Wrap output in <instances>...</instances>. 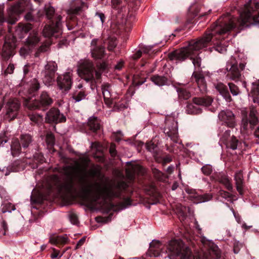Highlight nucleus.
<instances>
[{
    "mask_svg": "<svg viewBox=\"0 0 259 259\" xmlns=\"http://www.w3.org/2000/svg\"><path fill=\"white\" fill-rule=\"evenodd\" d=\"M16 209L15 206L10 202L4 203L2 205V212L5 213L6 212H11L12 211Z\"/></svg>",
    "mask_w": 259,
    "mask_h": 259,
    "instance_id": "obj_42",
    "label": "nucleus"
},
{
    "mask_svg": "<svg viewBox=\"0 0 259 259\" xmlns=\"http://www.w3.org/2000/svg\"><path fill=\"white\" fill-rule=\"evenodd\" d=\"M94 65L90 60H82L79 63L78 68L79 75L87 82L94 80Z\"/></svg>",
    "mask_w": 259,
    "mask_h": 259,
    "instance_id": "obj_9",
    "label": "nucleus"
},
{
    "mask_svg": "<svg viewBox=\"0 0 259 259\" xmlns=\"http://www.w3.org/2000/svg\"><path fill=\"white\" fill-rule=\"evenodd\" d=\"M164 132L165 133L167 134L168 137L170 138H175L177 136L178 128L176 124L175 126L172 127L171 130L169 129L168 127H165Z\"/></svg>",
    "mask_w": 259,
    "mask_h": 259,
    "instance_id": "obj_43",
    "label": "nucleus"
},
{
    "mask_svg": "<svg viewBox=\"0 0 259 259\" xmlns=\"http://www.w3.org/2000/svg\"><path fill=\"white\" fill-rule=\"evenodd\" d=\"M259 2L249 0L244 5L240 11V17L237 19L229 14L221 17L211 26L204 36L197 39H192L189 41L187 46L170 52L168 55L169 59L175 61L176 63L181 62L190 58L192 60L195 67L199 68L201 59L200 57H194L197 52L207 47L211 40L224 39L223 35L230 32L237 26L248 27L251 25L259 26Z\"/></svg>",
    "mask_w": 259,
    "mask_h": 259,
    "instance_id": "obj_1",
    "label": "nucleus"
},
{
    "mask_svg": "<svg viewBox=\"0 0 259 259\" xmlns=\"http://www.w3.org/2000/svg\"><path fill=\"white\" fill-rule=\"evenodd\" d=\"M142 54V52L141 50H139L133 55L132 58L134 60H137L141 57Z\"/></svg>",
    "mask_w": 259,
    "mask_h": 259,
    "instance_id": "obj_61",
    "label": "nucleus"
},
{
    "mask_svg": "<svg viewBox=\"0 0 259 259\" xmlns=\"http://www.w3.org/2000/svg\"><path fill=\"white\" fill-rule=\"evenodd\" d=\"M230 136V130L226 131L224 133V134L221 138L222 142H224L226 141L229 139L231 138V137Z\"/></svg>",
    "mask_w": 259,
    "mask_h": 259,
    "instance_id": "obj_58",
    "label": "nucleus"
},
{
    "mask_svg": "<svg viewBox=\"0 0 259 259\" xmlns=\"http://www.w3.org/2000/svg\"><path fill=\"white\" fill-rule=\"evenodd\" d=\"M177 92L178 94L179 99L181 100H186L191 97L190 92L186 89L178 88L177 89Z\"/></svg>",
    "mask_w": 259,
    "mask_h": 259,
    "instance_id": "obj_32",
    "label": "nucleus"
},
{
    "mask_svg": "<svg viewBox=\"0 0 259 259\" xmlns=\"http://www.w3.org/2000/svg\"><path fill=\"white\" fill-rule=\"evenodd\" d=\"M212 196L210 194H204L203 195H198L196 196V202L202 203L208 201L211 199Z\"/></svg>",
    "mask_w": 259,
    "mask_h": 259,
    "instance_id": "obj_40",
    "label": "nucleus"
},
{
    "mask_svg": "<svg viewBox=\"0 0 259 259\" xmlns=\"http://www.w3.org/2000/svg\"><path fill=\"white\" fill-rule=\"evenodd\" d=\"M101 167L98 165H94L88 171L89 176L94 178L99 177L101 175Z\"/></svg>",
    "mask_w": 259,
    "mask_h": 259,
    "instance_id": "obj_37",
    "label": "nucleus"
},
{
    "mask_svg": "<svg viewBox=\"0 0 259 259\" xmlns=\"http://www.w3.org/2000/svg\"><path fill=\"white\" fill-rule=\"evenodd\" d=\"M57 86L62 91H68L72 84V76L69 72L60 75L57 78Z\"/></svg>",
    "mask_w": 259,
    "mask_h": 259,
    "instance_id": "obj_13",
    "label": "nucleus"
},
{
    "mask_svg": "<svg viewBox=\"0 0 259 259\" xmlns=\"http://www.w3.org/2000/svg\"><path fill=\"white\" fill-rule=\"evenodd\" d=\"M46 121L48 123H58L66 121V117L55 108H52L46 114Z\"/></svg>",
    "mask_w": 259,
    "mask_h": 259,
    "instance_id": "obj_14",
    "label": "nucleus"
},
{
    "mask_svg": "<svg viewBox=\"0 0 259 259\" xmlns=\"http://www.w3.org/2000/svg\"><path fill=\"white\" fill-rule=\"evenodd\" d=\"M57 69V65L55 62H49L42 72L43 79L46 84H50L55 78V73Z\"/></svg>",
    "mask_w": 259,
    "mask_h": 259,
    "instance_id": "obj_11",
    "label": "nucleus"
},
{
    "mask_svg": "<svg viewBox=\"0 0 259 259\" xmlns=\"http://www.w3.org/2000/svg\"><path fill=\"white\" fill-rule=\"evenodd\" d=\"M244 67L245 65L243 63H240L239 69L235 58L232 57L227 63L226 70L228 73L226 77L232 80H238L241 77V71L243 70Z\"/></svg>",
    "mask_w": 259,
    "mask_h": 259,
    "instance_id": "obj_8",
    "label": "nucleus"
},
{
    "mask_svg": "<svg viewBox=\"0 0 259 259\" xmlns=\"http://www.w3.org/2000/svg\"><path fill=\"white\" fill-rule=\"evenodd\" d=\"M145 172V169L139 164H133L130 168L126 169V177L130 181H133L135 179V174L143 175Z\"/></svg>",
    "mask_w": 259,
    "mask_h": 259,
    "instance_id": "obj_18",
    "label": "nucleus"
},
{
    "mask_svg": "<svg viewBox=\"0 0 259 259\" xmlns=\"http://www.w3.org/2000/svg\"><path fill=\"white\" fill-rule=\"evenodd\" d=\"M88 125L90 130L94 132H96L100 128V124L99 119L96 117H91L88 122Z\"/></svg>",
    "mask_w": 259,
    "mask_h": 259,
    "instance_id": "obj_28",
    "label": "nucleus"
},
{
    "mask_svg": "<svg viewBox=\"0 0 259 259\" xmlns=\"http://www.w3.org/2000/svg\"><path fill=\"white\" fill-rule=\"evenodd\" d=\"M69 219L71 223L73 225H77L79 223L77 216L74 213L69 215Z\"/></svg>",
    "mask_w": 259,
    "mask_h": 259,
    "instance_id": "obj_52",
    "label": "nucleus"
},
{
    "mask_svg": "<svg viewBox=\"0 0 259 259\" xmlns=\"http://www.w3.org/2000/svg\"><path fill=\"white\" fill-rule=\"evenodd\" d=\"M191 79L197 84L198 88L202 93L206 92V82L205 77L201 72L194 71L192 75Z\"/></svg>",
    "mask_w": 259,
    "mask_h": 259,
    "instance_id": "obj_17",
    "label": "nucleus"
},
{
    "mask_svg": "<svg viewBox=\"0 0 259 259\" xmlns=\"http://www.w3.org/2000/svg\"><path fill=\"white\" fill-rule=\"evenodd\" d=\"M98 39H94L91 41V54L92 57L96 59H101L105 54V48L97 44Z\"/></svg>",
    "mask_w": 259,
    "mask_h": 259,
    "instance_id": "obj_16",
    "label": "nucleus"
},
{
    "mask_svg": "<svg viewBox=\"0 0 259 259\" xmlns=\"http://www.w3.org/2000/svg\"><path fill=\"white\" fill-rule=\"evenodd\" d=\"M152 172L154 178L158 181H164L167 178L166 176L162 171L156 168L152 167Z\"/></svg>",
    "mask_w": 259,
    "mask_h": 259,
    "instance_id": "obj_39",
    "label": "nucleus"
},
{
    "mask_svg": "<svg viewBox=\"0 0 259 259\" xmlns=\"http://www.w3.org/2000/svg\"><path fill=\"white\" fill-rule=\"evenodd\" d=\"M213 101V99L210 96L194 97L192 99L193 104L203 107L210 106Z\"/></svg>",
    "mask_w": 259,
    "mask_h": 259,
    "instance_id": "obj_23",
    "label": "nucleus"
},
{
    "mask_svg": "<svg viewBox=\"0 0 259 259\" xmlns=\"http://www.w3.org/2000/svg\"><path fill=\"white\" fill-rule=\"evenodd\" d=\"M185 259H202L201 255L198 252L195 255L192 254V252H190V254L186 256Z\"/></svg>",
    "mask_w": 259,
    "mask_h": 259,
    "instance_id": "obj_57",
    "label": "nucleus"
},
{
    "mask_svg": "<svg viewBox=\"0 0 259 259\" xmlns=\"http://www.w3.org/2000/svg\"><path fill=\"white\" fill-rule=\"evenodd\" d=\"M203 174L206 176H209L212 171V166L209 164H206L201 168Z\"/></svg>",
    "mask_w": 259,
    "mask_h": 259,
    "instance_id": "obj_50",
    "label": "nucleus"
},
{
    "mask_svg": "<svg viewBox=\"0 0 259 259\" xmlns=\"http://www.w3.org/2000/svg\"><path fill=\"white\" fill-rule=\"evenodd\" d=\"M190 251H191L190 248L181 240H171L168 244L164 257H168L170 259H185Z\"/></svg>",
    "mask_w": 259,
    "mask_h": 259,
    "instance_id": "obj_4",
    "label": "nucleus"
},
{
    "mask_svg": "<svg viewBox=\"0 0 259 259\" xmlns=\"http://www.w3.org/2000/svg\"><path fill=\"white\" fill-rule=\"evenodd\" d=\"M32 29V25L30 23H19L15 30V34L21 38Z\"/></svg>",
    "mask_w": 259,
    "mask_h": 259,
    "instance_id": "obj_25",
    "label": "nucleus"
},
{
    "mask_svg": "<svg viewBox=\"0 0 259 259\" xmlns=\"http://www.w3.org/2000/svg\"><path fill=\"white\" fill-rule=\"evenodd\" d=\"M109 152L112 157H115L116 155L117 152L115 148V145L114 144H111L109 148Z\"/></svg>",
    "mask_w": 259,
    "mask_h": 259,
    "instance_id": "obj_55",
    "label": "nucleus"
},
{
    "mask_svg": "<svg viewBox=\"0 0 259 259\" xmlns=\"http://www.w3.org/2000/svg\"><path fill=\"white\" fill-rule=\"evenodd\" d=\"M15 43L16 39L13 36L6 37L2 53V56L5 60H8L13 55Z\"/></svg>",
    "mask_w": 259,
    "mask_h": 259,
    "instance_id": "obj_10",
    "label": "nucleus"
},
{
    "mask_svg": "<svg viewBox=\"0 0 259 259\" xmlns=\"http://www.w3.org/2000/svg\"><path fill=\"white\" fill-rule=\"evenodd\" d=\"M228 86L233 96H237L240 93L239 88L233 83H229Z\"/></svg>",
    "mask_w": 259,
    "mask_h": 259,
    "instance_id": "obj_46",
    "label": "nucleus"
},
{
    "mask_svg": "<svg viewBox=\"0 0 259 259\" xmlns=\"http://www.w3.org/2000/svg\"><path fill=\"white\" fill-rule=\"evenodd\" d=\"M223 143L226 145L227 148L234 150L237 148L238 140L233 136Z\"/></svg>",
    "mask_w": 259,
    "mask_h": 259,
    "instance_id": "obj_34",
    "label": "nucleus"
},
{
    "mask_svg": "<svg viewBox=\"0 0 259 259\" xmlns=\"http://www.w3.org/2000/svg\"><path fill=\"white\" fill-rule=\"evenodd\" d=\"M218 92L225 99L227 102H231L232 98L228 91V88L224 83L220 82L215 85Z\"/></svg>",
    "mask_w": 259,
    "mask_h": 259,
    "instance_id": "obj_26",
    "label": "nucleus"
},
{
    "mask_svg": "<svg viewBox=\"0 0 259 259\" xmlns=\"http://www.w3.org/2000/svg\"><path fill=\"white\" fill-rule=\"evenodd\" d=\"M14 69H15V67H14V64H10L8 65L7 69H6V70L5 71V73L6 74H12L13 73Z\"/></svg>",
    "mask_w": 259,
    "mask_h": 259,
    "instance_id": "obj_56",
    "label": "nucleus"
},
{
    "mask_svg": "<svg viewBox=\"0 0 259 259\" xmlns=\"http://www.w3.org/2000/svg\"><path fill=\"white\" fill-rule=\"evenodd\" d=\"M112 2L113 8L117 10H119V12H122L123 9H125V7L121 5L122 2L121 0H113Z\"/></svg>",
    "mask_w": 259,
    "mask_h": 259,
    "instance_id": "obj_45",
    "label": "nucleus"
},
{
    "mask_svg": "<svg viewBox=\"0 0 259 259\" xmlns=\"http://www.w3.org/2000/svg\"><path fill=\"white\" fill-rule=\"evenodd\" d=\"M46 142L48 148H51L54 146L55 144V137L52 133H49L47 134Z\"/></svg>",
    "mask_w": 259,
    "mask_h": 259,
    "instance_id": "obj_41",
    "label": "nucleus"
},
{
    "mask_svg": "<svg viewBox=\"0 0 259 259\" xmlns=\"http://www.w3.org/2000/svg\"><path fill=\"white\" fill-rule=\"evenodd\" d=\"M101 90L105 104L110 107L112 104L110 85L108 83H104L101 85Z\"/></svg>",
    "mask_w": 259,
    "mask_h": 259,
    "instance_id": "obj_21",
    "label": "nucleus"
},
{
    "mask_svg": "<svg viewBox=\"0 0 259 259\" xmlns=\"http://www.w3.org/2000/svg\"><path fill=\"white\" fill-rule=\"evenodd\" d=\"M28 116L31 121L36 123L41 122L43 119L42 116L37 114H29Z\"/></svg>",
    "mask_w": 259,
    "mask_h": 259,
    "instance_id": "obj_47",
    "label": "nucleus"
},
{
    "mask_svg": "<svg viewBox=\"0 0 259 259\" xmlns=\"http://www.w3.org/2000/svg\"><path fill=\"white\" fill-rule=\"evenodd\" d=\"M96 15L98 16L100 18L102 23H103L105 20V15L102 13L97 12L96 13Z\"/></svg>",
    "mask_w": 259,
    "mask_h": 259,
    "instance_id": "obj_63",
    "label": "nucleus"
},
{
    "mask_svg": "<svg viewBox=\"0 0 259 259\" xmlns=\"http://www.w3.org/2000/svg\"><path fill=\"white\" fill-rule=\"evenodd\" d=\"M198 6L196 4H193L189 8V11L196 15L199 11L198 8Z\"/></svg>",
    "mask_w": 259,
    "mask_h": 259,
    "instance_id": "obj_59",
    "label": "nucleus"
},
{
    "mask_svg": "<svg viewBox=\"0 0 259 259\" xmlns=\"http://www.w3.org/2000/svg\"><path fill=\"white\" fill-rule=\"evenodd\" d=\"M186 112L190 114H198L202 112V109L195 106L193 104L190 103L187 105Z\"/></svg>",
    "mask_w": 259,
    "mask_h": 259,
    "instance_id": "obj_38",
    "label": "nucleus"
},
{
    "mask_svg": "<svg viewBox=\"0 0 259 259\" xmlns=\"http://www.w3.org/2000/svg\"><path fill=\"white\" fill-rule=\"evenodd\" d=\"M21 3L17 2L7 9V17L4 14V8L0 6V24L7 21L11 24H15L19 19L20 15L23 13L24 8Z\"/></svg>",
    "mask_w": 259,
    "mask_h": 259,
    "instance_id": "obj_6",
    "label": "nucleus"
},
{
    "mask_svg": "<svg viewBox=\"0 0 259 259\" xmlns=\"http://www.w3.org/2000/svg\"><path fill=\"white\" fill-rule=\"evenodd\" d=\"M150 80L156 85L163 86L167 84V78L163 76L155 75L151 77Z\"/></svg>",
    "mask_w": 259,
    "mask_h": 259,
    "instance_id": "obj_31",
    "label": "nucleus"
},
{
    "mask_svg": "<svg viewBox=\"0 0 259 259\" xmlns=\"http://www.w3.org/2000/svg\"><path fill=\"white\" fill-rule=\"evenodd\" d=\"M161 244L159 241L154 240L150 244L148 253L150 256L158 257L162 256L164 252L161 250Z\"/></svg>",
    "mask_w": 259,
    "mask_h": 259,
    "instance_id": "obj_20",
    "label": "nucleus"
},
{
    "mask_svg": "<svg viewBox=\"0 0 259 259\" xmlns=\"http://www.w3.org/2000/svg\"><path fill=\"white\" fill-rule=\"evenodd\" d=\"M202 259H217L221 257V253L217 247L208 250L207 252H199Z\"/></svg>",
    "mask_w": 259,
    "mask_h": 259,
    "instance_id": "obj_22",
    "label": "nucleus"
},
{
    "mask_svg": "<svg viewBox=\"0 0 259 259\" xmlns=\"http://www.w3.org/2000/svg\"><path fill=\"white\" fill-rule=\"evenodd\" d=\"M242 247V244L240 243L239 242H235L234 243V246H233V251L234 253L237 254L238 253L240 248Z\"/></svg>",
    "mask_w": 259,
    "mask_h": 259,
    "instance_id": "obj_54",
    "label": "nucleus"
},
{
    "mask_svg": "<svg viewBox=\"0 0 259 259\" xmlns=\"http://www.w3.org/2000/svg\"><path fill=\"white\" fill-rule=\"evenodd\" d=\"M20 142L23 148H26L32 143V137L28 134H22L20 137Z\"/></svg>",
    "mask_w": 259,
    "mask_h": 259,
    "instance_id": "obj_29",
    "label": "nucleus"
},
{
    "mask_svg": "<svg viewBox=\"0 0 259 259\" xmlns=\"http://www.w3.org/2000/svg\"><path fill=\"white\" fill-rule=\"evenodd\" d=\"M257 110L254 107H250L249 108V113H248L246 109L241 110L242 121L241 127L245 131H247L249 127L251 129L253 128L258 122V118L256 116Z\"/></svg>",
    "mask_w": 259,
    "mask_h": 259,
    "instance_id": "obj_7",
    "label": "nucleus"
},
{
    "mask_svg": "<svg viewBox=\"0 0 259 259\" xmlns=\"http://www.w3.org/2000/svg\"><path fill=\"white\" fill-rule=\"evenodd\" d=\"M51 45V41L50 39L46 40L37 49L34 54L35 57H39L41 53L47 52Z\"/></svg>",
    "mask_w": 259,
    "mask_h": 259,
    "instance_id": "obj_33",
    "label": "nucleus"
},
{
    "mask_svg": "<svg viewBox=\"0 0 259 259\" xmlns=\"http://www.w3.org/2000/svg\"><path fill=\"white\" fill-rule=\"evenodd\" d=\"M59 172L65 176L64 182L61 183L58 175H52L49 179L51 188L55 187L59 192H63L67 194L76 193L78 188L75 180L77 179L83 197L87 198L89 195L93 194V200L95 202L100 198L107 200L118 197L121 194V191L128 187L127 184L123 181L118 182L113 187H102L101 183L97 181L87 184V181L84 170L78 164L64 166Z\"/></svg>",
    "mask_w": 259,
    "mask_h": 259,
    "instance_id": "obj_2",
    "label": "nucleus"
},
{
    "mask_svg": "<svg viewBox=\"0 0 259 259\" xmlns=\"http://www.w3.org/2000/svg\"><path fill=\"white\" fill-rule=\"evenodd\" d=\"M20 143L18 139H14L11 145V153L13 156H18L21 151Z\"/></svg>",
    "mask_w": 259,
    "mask_h": 259,
    "instance_id": "obj_27",
    "label": "nucleus"
},
{
    "mask_svg": "<svg viewBox=\"0 0 259 259\" xmlns=\"http://www.w3.org/2000/svg\"><path fill=\"white\" fill-rule=\"evenodd\" d=\"M53 103V99L46 92H42L37 100H31L30 98H25L23 105L30 110L42 109L45 110Z\"/></svg>",
    "mask_w": 259,
    "mask_h": 259,
    "instance_id": "obj_5",
    "label": "nucleus"
},
{
    "mask_svg": "<svg viewBox=\"0 0 259 259\" xmlns=\"http://www.w3.org/2000/svg\"><path fill=\"white\" fill-rule=\"evenodd\" d=\"M45 11L47 17L51 20L49 25H46L42 31L43 35L46 37H55L58 38L62 34L61 19L60 15H56L53 18L55 9L50 5H46Z\"/></svg>",
    "mask_w": 259,
    "mask_h": 259,
    "instance_id": "obj_3",
    "label": "nucleus"
},
{
    "mask_svg": "<svg viewBox=\"0 0 259 259\" xmlns=\"http://www.w3.org/2000/svg\"><path fill=\"white\" fill-rule=\"evenodd\" d=\"M219 182L229 191H231L233 189V186L231 182V179L226 175L222 176L219 178Z\"/></svg>",
    "mask_w": 259,
    "mask_h": 259,
    "instance_id": "obj_36",
    "label": "nucleus"
},
{
    "mask_svg": "<svg viewBox=\"0 0 259 259\" xmlns=\"http://www.w3.org/2000/svg\"><path fill=\"white\" fill-rule=\"evenodd\" d=\"M219 117L230 127H234L236 125L235 115L231 110H222L219 113Z\"/></svg>",
    "mask_w": 259,
    "mask_h": 259,
    "instance_id": "obj_15",
    "label": "nucleus"
},
{
    "mask_svg": "<svg viewBox=\"0 0 259 259\" xmlns=\"http://www.w3.org/2000/svg\"><path fill=\"white\" fill-rule=\"evenodd\" d=\"M82 9V6H80L72 7L70 9L68 10L67 12L69 15V18L74 21L75 20V15L79 14L80 12H81Z\"/></svg>",
    "mask_w": 259,
    "mask_h": 259,
    "instance_id": "obj_35",
    "label": "nucleus"
},
{
    "mask_svg": "<svg viewBox=\"0 0 259 259\" xmlns=\"http://www.w3.org/2000/svg\"><path fill=\"white\" fill-rule=\"evenodd\" d=\"M116 46L117 42L116 39L112 38L108 41V50L110 51H113Z\"/></svg>",
    "mask_w": 259,
    "mask_h": 259,
    "instance_id": "obj_51",
    "label": "nucleus"
},
{
    "mask_svg": "<svg viewBox=\"0 0 259 259\" xmlns=\"http://www.w3.org/2000/svg\"><path fill=\"white\" fill-rule=\"evenodd\" d=\"M234 181L237 191L240 195H243L244 180L242 170H240L236 171L234 175Z\"/></svg>",
    "mask_w": 259,
    "mask_h": 259,
    "instance_id": "obj_19",
    "label": "nucleus"
},
{
    "mask_svg": "<svg viewBox=\"0 0 259 259\" xmlns=\"http://www.w3.org/2000/svg\"><path fill=\"white\" fill-rule=\"evenodd\" d=\"M40 88L39 83L38 80L33 78L31 81V85L30 90L31 92H34L37 91Z\"/></svg>",
    "mask_w": 259,
    "mask_h": 259,
    "instance_id": "obj_49",
    "label": "nucleus"
},
{
    "mask_svg": "<svg viewBox=\"0 0 259 259\" xmlns=\"http://www.w3.org/2000/svg\"><path fill=\"white\" fill-rule=\"evenodd\" d=\"M87 95L85 91L82 89L80 91L75 90L72 94V98L75 102H78L84 99Z\"/></svg>",
    "mask_w": 259,
    "mask_h": 259,
    "instance_id": "obj_30",
    "label": "nucleus"
},
{
    "mask_svg": "<svg viewBox=\"0 0 259 259\" xmlns=\"http://www.w3.org/2000/svg\"><path fill=\"white\" fill-rule=\"evenodd\" d=\"M58 244H66L68 241V238L64 236H57Z\"/></svg>",
    "mask_w": 259,
    "mask_h": 259,
    "instance_id": "obj_53",
    "label": "nucleus"
},
{
    "mask_svg": "<svg viewBox=\"0 0 259 259\" xmlns=\"http://www.w3.org/2000/svg\"><path fill=\"white\" fill-rule=\"evenodd\" d=\"M132 201L130 198H125L124 199V200L118 203V206L119 208L121 209H124L126 208L127 207L131 205Z\"/></svg>",
    "mask_w": 259,
    "mask_h": 259,
    "instance_id": "obj_48",
    "label": "nucleus"
},
{
    "mask_svg": "<svg viewBox=\"0 0 259 259\" xmlns=\"http://www.w3.org/2000/svg\"><path fill=\"white\" fill-rule=\"evenodd\" d=\"M20 106L19 102L15 99H10L7 103L5 106L6 114L9 120H13L17 117Z\"/></svg>",
    "mask_w": 259,
    "mask_h": 259,
    "instance_id": "obj_12",
    "label": "nucleus"
},
{
    "mask_svg": "<svg viewBox=\"0 0 259 259\" xmlns=\"http://www.w3.org/2000/svg\"><path fill=\"white\" fill-rule=\"evenodd\" d=\"M85 241V237H83L80 239L77 243L76 248H79L84 243Z\"/></svg>",
    "mask_w": 259,
    "mask_h": 259,
    "instance_id": "obj_62",
    "label": "nucleus"
},
{
    "mask_svg": "<svg viewBox=\"0 0 259 259\" xmlns=\"http://www.w3.org/2000/svg\"><path fill=\"white\" fill-rule=\"evenodd\" d=\"M219 195L220 196L225 199H227L231 197V194L229 192L225 191L224 190H220L219 191Z\"/></svg>",
    "mask_w": 259,
    "mask_h": 259,
    "instance_id": "obj_60",
    "label": "nucleus"
},
{
    "mask_svg": "<svg viewBox=\"0 0 259 259\" xmlns=\"http://www.w3.org/2000/svg\"><path fill=\"white\" fill-rule=\"evenodd\" d=\"M57 236H51L50 238V242L53 244H58V240Z\"/></svg>",
    "mask_w": 259,
    "mask_h": 259,
    "instance_id": "obj_64",
    "label": "nucleus"
},
{
    "mask_svg": "<svg viewBox=\"0 0 259 259\" xmlns=\"http://www.w3.org/2000/svg\"><path fill=\"white\" fill-rule=\"evenodd\" d=\"M146 149L148 151L152 152L153 154L158 153V147L157 146L154 144L152 142H149L146 143Z\"/></svg>",
    "mask_w": 259,
    "mask_h": 259,
    "instance_id": "obj_44",
    "label": "nucleus"
},
{
    "mask_svg": "<svg viewBox=\"0 0 259 259\" xmlns=\"http://www.w3.org/2000/svg\"><path fill=\"white\" fill-rule=\"evenodd\" d=\"M40 41V38L37 31L33 30L26 38L25 44L29 48L35 47Z\"/></svg>",
    "mask_w": 259,
    "mask_h": 259,
    "instance_id": "obj_24",
    "label": "nucleus"
}]
</instances>
